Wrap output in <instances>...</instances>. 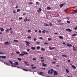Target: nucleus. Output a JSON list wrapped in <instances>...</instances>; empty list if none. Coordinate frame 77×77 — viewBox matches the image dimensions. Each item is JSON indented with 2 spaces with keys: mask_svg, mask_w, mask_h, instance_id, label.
Wrapping results in <instances>:
<instances>
[{
  "mask_svg": "<svg viewBox=\"0 0 77 77\" xmlns=\"http://www.w3.org/2000/svg\"><path fill=\"white\" fill-rule=\"evenodd\" d=\"M5 54V53H3L2 52L0 51V54Z\"/></svg>",
  "mask_w": 77,
  "mask_h": 77,
  "instance_id": "26",
  "label": "nucleus"
},
{
  "mask_svg": "<svg viewBox=\"0 0 77 77\" xmlns=\"http://www.w3.org/2000/svg\"><path fill=\"white\" fill-rule=\"evenodd\" d=\"M46 32V30L45 29L43 30L42 31V32L43 33H45Z\"/></svg>",
  "mask_w": 77,
  "mask_h": 77,
  "instance_id": "13",
  "label": "nucleus"
},
{
  "mask_svg": "<svg viewBox=\"0 0 77 77\" xmlns=\"http://www.w3.org/2000/svg\"><path fill=\"white\" fill-rule=\"evenodd\" d=\"M22 19H23V17H22L19 18V20H22Z\"/></svg>",
  "mask_w": 77,
  "mask_h": 77,
  "instance_id": "44",
  "label": "nucleus"
},
{
  "mask_svg": "<svg viewBox=\"0 0 77 77\" xmlns=\"http://www.w3.org/2000/svg\"><path fill=\"white\" fill-rule=\"evenodd\" d=\"M49 26H53V24L51 23H49Z\"/></svg>",
  "mask_w": 77,
  "mask_h": 77,
  "instance_id": "35",
  "label": "nucleus"
},
{
  "mask_svg": "<svg viewBox=\"0 0 77 77\" xmlns=\"http://www.w3.org/2000/svg\"><path fill=\"white\" fill-rule=\"evenodd\" d=\"M0 57H2V58H3V59H6V57L5 56H1Z\"/></svg>",
  "mask_w": 77,
  "mask_h": 77,
  "instance_id": "8",
  "label": "nucleus"
},
{
  "mask_svg": "<svg viewBox=\"0 0 77 77\" xmlns=\"http://www.w3.org/2000/svg\"><path fill=\"white\" fill-rule=\"evenodd\" d=\"M25 20H26L27 21H30V19H28L27 20V18H26L25 19Z\"/></svg>",
  "mask_w": 77,
  "mask_h": 77,
  "instance_id": "36",
  "label": "nucleus"
},
{
  "mask_svg": "<svg viewBox=\"0 0 77 77\" xmlns=\"http://www.w3.org/2000/svg\"><path fill=\"white\" fill-rule=\"evenodd\" d=\"M44 26H48V27L49 26V25L48 24L46 23H44Z\"/></svg>",
  "mask_w": 77,
  "mask_h": 77,
  "instance_id": "6",
  "label": "nucleus"
},
{
  "mask_svg": "<svg viewBox=\"0 0 77 77\" xmlns=\"http://www.w3.org/2000/svg\"><path fill=\"white\" fill-rule=\"evenodd\" d=\"M5 44V45H9V44H11V43H9V42H5V43H4Z\"/></svg>",
  "mask_w": 77,
  "mask_h": 77,
  "instance_id": "2",
  "label": "nucleus"
},
{
  "mask_svg": "<svg viewBox=\"0 0 77 77\" xmlns=\"http://www.w3.org/2000/svg\"><path fill=\"white\" fill-rule=\"evenodd\" d=\"M52 63H56L55 62H52Z\"/></svg>",
  "mask_w": 77,
  "mask_h": 77,
  "instance_id": "57",
  "label": "nucleus"
},
{
  "mask_svg": "<svg viewBox=\"0 0 77 77\" xmlns=\"http://www.w3.org/2000/svg\"><path fill=\"white\" fill-rule=\"evenodd\" d=\"M53 71H51V72H50V74H53Z\"/></svg>",
  "mask_w": 77,
  "mask_h": 77,
  "instance_id": "62",
  "label": "nucleus"
},
{
  "mask_svg": "<svg viewBox=\"0 0 77 77\" xmlns=\"http://www.w3.org/2000/svg\"><path fill=\"white\" fill-rule=\"evenodd\" d=\"M63 45H66V43H65V42H63Z\"/></svg>",
  "mask_w": 77,
  "mask_h": 77,
  "instance_id": "54",
  "label": "nucleus"
},
{
  "mask_svg": "<svg viewBox=\"0 0 77 77\" xmlns=\"http://www.w3.org/2000/svg\"><path fill=\"white\" fill-rule=\"evenodd\" d=\"M51 8L50 7H48L47 8V9L48 10H51Z\"/></svg>",
  "mask_w": 77,
  "mask_h": 77,
  "instance_id": "18",
  "label": "nucleus"
},
{
  "mask_svg": "<svg viewBox=\"0 0 77 77\" xmlns=\"http://www.w3.org/2000/svg\"><path fill=\"white\" fill-rule=\"evenodd\" d=\"M23 70H24V71H28V70L25 69H23Z\"/></svg>",
  "mask_w": 77,
  "mask_h": 77,
  "instance_id": "40",
  "label": "nucleus"
},
{
  "mask_svg": "<svg viewBox=\"0 0 77 77\" xmlns=\"http://www.w3.org/2000/svg\"><path fill=\"white\" fill-rule=\"evenodd\" d=\"M44 44L47 45V44H48V43H47V42H45V43H44Z\"/></svg>",
  "mask_w": 77,
  "mask_h": 77,
  "instance_id": "53",
  "label": "nucleus"
},
{
  "mask_svg": "<svg viewBox=\"0 0 77 77\" xmlns=\"http://www.w3.org/2000/svg\"><path fill=\"white\" fill-rule=\"evenodd\" d=\"M39 11H42V9L41 8H39Z\"/></svg>",
  "mask_w": 77,
  "mask_h": 77,
  "instance_id": "49",
  "label": "nucleus"
},
{
  "mask_svg": "<svg viewBox=\"0 0 77 77\" xmlns=\"http://www.w3.org/2000/svg\"><path fill=\"white\" fill-rule=\"evenodd\" d=\"M18 60L19 61H21V58H17Z\"/></svg>",
  "mask_w": 77,
  "mask_h": 77,
  "instance_id": "28",
  "label": "nucleus"
},
{
  "mask_svg": "<svg viewBox=\"0 0 77 77\" xmlns=\"http://www.w3.org/2000/svg\"><path fill=\"white\" fill-rule=\"evenodd\" d=\"M77 36V34H75L72 35V36Z\"/></svg>",
  "mask_w": 77,
  "mask_h": 77,
  "instance_id": "21",
  "label": "nucleus"
},
{
  "mask_svg": "<svg viewBox=\"0 0 77 77\" xmlns=\"http://www.w3.org/2000/svg\"><path fill=\"white\" fill-rule=\"evenodd\" d=\"M32 69H35V68H36V67H32Z\"/></svg>",
  "mask_w": 77,
  "mask_h": 77,
  "instance_id": "39",
  "label": "nucleus"
},
{
  "mask_svg": "<svg viewBox=\"0 0 77 77\" xmlns=\"http://www.w3.org/2000/svg\"><path fill=\"white\" fill-rule=\"evenodd\" d=\"M59 25H63V23H59Z\"/></svg>",
  "mask_w": 77,
  "mask_h": 77,
  "instance_id": "43",
  "label": "nucleus"
},
{
  "mask_svg": "<svg viewBox=\"0 0 77 77\" xmlns=\"http://www.w3.org/2000/svg\"><path fill=\"white\" fill-rule=\"evenodd\" d=\"M75 30H77V26L74 28Z\"/></svg>",
  "mask_w": 77,
  "mask_h": 77,
  "instance_id": "46",
  "label": "nucleus"
},
{
  "mask_svg": "<svg viewBox=\"0 0 77 77\" xmlns=\"http://www.w3.org/2000/svg\"><path fill=\"white\" fill-rule=\"evenodd\" d=\"M51 71V70H48V74H50V72Z\"/></svg>",
  "mask_w": 77,
  "mask_h": 77,
  "instance_id": "45",
  "label": "nucleus"
},
{
  "mask_svg": "<svg viewBox=\"0 0 77 77\" xmlns=\"http://www.w3.org/2000/svg\"><path fill=\"white\" fill-rule=\"evenodd\" d=\"M39 39H43V38H42V37H40L39 38Z\"/></svg>",
  "mask_w": 77,
  "mask_h": 77,
  "instance_id": "56",
  "label": "nucleus"
},
{
  "mask_svg": "<svg viewBox=\"0 0 77 77\" xmlns=\"http://www.w3.org/2000/svg\"><path fill=\"white\" fill-rule=\"evenodd\" d=\"M48 40L50 41H51V38H48Z\"/></svg>",
  "mask_w": 77,
  "mask_h": 77,
  "instance_id": "29",
  "label": "nucleus"
},
{
  "mask_svg": "<svg viewBox=\"0 0 77 77\" xmlns=\"http://www.w3.org/2000/svg\"><path fill=\"white\" fill-rule=\"evenodd\" d=\"M26 44H30V43H29V42H27V41H26Z\"/></svg>",
  "mask_w": 77,
  "mask_h": 77,
  "instance_id": "33",
  "label": "nucleus"
},
{
  "mask_svg": "<svg viewBox=\"0 0 77 77\" xmlns=\"http://www.w3.org/2000/svg\"><path fill=\"white\" fill-rule=\"evenodd\" d=\"M4 64L5 65H9L10 64H8V63L6 62H4Z\"/></svg>",
  "mask_w": 77,
  "mask_h": 77,
  "instance_id": "11",
  "label": "nucleus"
},
{
  "mask_svg": "<svg viewBox=\"0 0 77 77\" xmlns=\"http://www.w3.org/2000/svg\"><path fill=\"white\" fill-rule=\"evenodd\" d=\"M54 48H55L54 47L53 48H51L50 47H49V49L51 50H53V49H54Z\"/></svg>",
  "mask_w": 77,
  "mask_h": 77,
  "instance_id": "17",
  "label": "nucleus"
},
{
  "mask_svg": "<svg viewBox=\"0 0 77 77\" xmlns=\"http://www.w3.org/2000/svg\"><path fill=\"white\" fill-rule=\"evenodd\" d=\"M66 72H67V73H69V70H68V69H66Z\"/></svg>",
  "mask_w": 77,
  "mask_h": 77,
  "instance_id": "23",
  "label": "nucleus"
},
{
  "mask_svg": "<svg viewBox=\"0 0 77 77\" xmlns=\"http://www.w3.org/2000/svg\"><path fill=\"white\" fill-rule=\"evenodd\" d=\"M0 29L1 31H2V32H3V31H4V29L3 28H0Z\"/></svg>",
  "mask_w": 77,
  "mask_h": 77,
  "instance_id": "15",
  "label": "nucleus"
},
{
  "mask_svg": "<svg viewBox=\"0 0 77 77\" xmlns=\"http://www.w3.org/2000/svg\"><path fill=\"white\" fill-rule=\"evenodd\" d=\"M31 38H32V37H31V36H28L27 37V38L28 39H31Z\"/></svg>",
  "mask_w": 77,
  "mask_h": 77,
  "instance_id": "37",
  "label": "nucleus"
},
{
  "mask_svg": "<svg viewBox=\"0 0 77 77\" xmlns=\"http://www.w3.org/2000/svg\"><path fill=\"white\" fill-rule=\"evenodd\" d=\"M36 43L37 44H40V42H36Z\"/></svg>",
  "mask_w": 77,
  "mask_h": 77,
  "instance_id": "31",
  "label": "nucleus"
},
{
  "mask_svg": "<svg viewBox=\"0 0 77 77\" xmlns=\"http://www.w3.org/2000/svg\"><path fill=\"white\" fill-rule=\"evenodd\" d=\"M14 42H18V41L17 40H14Z\"/></svg>",
  "mask_w": 77,
  "mask_h": 77,
  "instance_id": "20",
  "label": "nucleus"
},
{
  "mask_svg": "<svg viewBox=\"0 0 77 77\" xmlns=\"http://www.w3.org/2000/svg\"><path fill=\"white\" fill-rule=\"evenodd\" d=\"M63 4H61L60 5V8H62V6H63Z\"/></svg>",
  "mask_w": 77,
  "mask_h": 77,
  "instance_id": "16",
  "label": "nucleus"
},
{
  "mask_svg": "<svg viewBox=\"0 0 77 77\" xmlns=\"http://www.w3.org/2000/svg\"><path fill=\"white\" fill-rule=\"evenodd\" d=\"M36 41V38H34V41Z\"/></svg>",
  "mask_w": 77,
  "mask_h": 77,
  "instance_id": "48",
  "label": "nucleus"
},
{
  "mask_svg": "<svg viewBox=\"0 0 77 77\" xmlns=\"http://www.w3.org/2000/svg\"><path fill=\"white\" fill-rule=\"evenodd\" d=\"M29 5H32V4H33V3L32 2H29Z\"/></svg>",
  "mask_w": 77,
  "mask_h": 77,
  "instance_id": "41",
  "label": "nucleus"
},
{
  "mask_svg": "<svg viewBox=\"0 0 77 77\" xmlns=\"http://www.w3.org/2000/svg\"><path fill=\"white\" fill-rule=\"evenodd\" d=\"M42 69H44V70H45V68H42Z\"/></svg>",
  "mask_w": 77,
  "mask_h": 77,
  "instance_id": "60",
  "label": "nucleus"
},
{
  "mask_svg": "<svg viewBox=\"0 0 77 77\" xmlns=\"http://www.w3.org/2000/svg\"><path fill=\"white\" fill-rule=\"evenodd\" d=\"M72 49L74 51H77V48L75 47H74L72 48Z\"/></svg>",
  "mask_w": 77,
  "mask_h": 77,
  "instance_id": "4",
  "label": "nucleus"
},
{
  "mask_svg": "<svg viewBox=\"0 0 77 77\" xmlns=\"http://www.w3.org/2000/svg\"><path fill=\"white\" fill-rule=\"evenodd\" d=\"M20 11V9H17V12H19Z\"/></svg>",
  "mask_w": 77,
  "mask_h": 77,
  "instance_id": "27",
  "label": "nucleus"
},
{
  "mask_svg": "<svg viewBox=\"0 0 77 77\" xmlns=\"http://www.w3.org/2000/svg\"><path fill=\"white\" fill-rule=\"evenodd\" d=\"M36 4H37V5H39V2H36Z\"/></svg>",
  "mask_w": 77,
  "mask_h": 77,
  "instance_id": "52",
  "label": "nucleus"
},
{
  "mask_svg": "<svg viewBox=\"0 0 77 77\" xmlns=\"http://www.w3.org/2000/svg\"><path fill=\"white\" fill-rule=\"evenodd\" d=\"M66 45L67 46V47H72V45H71V44H70L69 43L66 44Z\"/></svg>",
  "mask_w": 77,
  "mask_h": 77,
  "instance_id": "3",
  "label": "nucleus"
},
{
  "mask_svg": "<svg viewBox=\"0 0 77 77\" xmlns=\"http://www.w3.org/2000/svg\"><path fill=\"white\" fill-rule=\"evenodd\" d=\"M61 21V20H58V22H59V23H60Z\"/></svg>",
  "mask_w": 77,
  "mask_h": 77,
  "instance_id": "58",
  "label": "nucleus"
},
{
  "mask_svg": "<svg viewBox=\"0 0 77 77\" xmlns=\"http://www.w3.org/2000/svg\"><path fill=\"white\" fill-rule=\"evenodd\" d=\"M9 30H8V29H7L6 30V32H9Z\"/></svg>",
  "mask_w": 77,
  "mask_h": 77,
  "instance_id": "61",
  "label": "nucleus"
},
{
  "mask_svg": "<svg viewBox=\"0 0 77 77\" xmlns=\"http://www.w3.org/2000/svg\"><path fill=\"white\" fill-rule=\"evenodd\" d=\"M58 74V73L56 71H54V75H57Z\"/></svg>",
  "mask_w": 77,
  "mask_h": 77,
  "instance_id": "5",
  "label": "nucleus"
},
{
  "mask_svg": "<svg viewBox=\"0 0 77 77\" xmlns=\"http://www.w3.org/2000/svg\"><path fill=\"white\" fill-rule=\"evenodd\" d=\"M41 50H42V51H45V49L44 48H42L41 49Z\"/></svg>",
  "mask_w": 77,
  "mask_h": 77,
  "instance_id": "19",
  "label": "nucleus"
},
{
  "mask_svg": "<svg viewBox=\"0 0 77 77\" xmlns=\"http://www.w3.org/2000/svg\"><path fill=\"white\" fill-rule=\"evenodd\" d=\"M41 48H40V46H37V50H39V49H40Z\"/></svg>",
  "mask_w": 77,
  "mask_h": 77,
  "instance_id": "22",
  "label": "nucleus"
},
{
  "mask_svg": "<svg viewBox=\"0 0 77 77\" xmlns=\"http://www.w3.org/2000/svg\"><path fill=\"white\" fill-rule=\"evenodd\" d=\"M67 23H70V21H67Z\"/></svg>",
  "mask_w": 77,
  "mask_h": 77,
  "instance_id": "55",
  "label": "nucleus"
},
{
  "mask_svg": "<svg viewBox=\"0 0 77 77\" xmlns=\"http://www.w3.org/2000/svg\"><path fill=\"white\" fill-rule=\"evenodd\" d=\"M29 50H30V49H28L27 50V51L28 52H29Z\"/></svg>",
  "mask_w": 77,
  "mask_h": 77,
  "instance_id": "63",
  "label": "nucleus"
},
{
  "mask_svg": "<svg viewBox=\"0 0 77 77\" xmlns=\"http://www.w3.org/2000/svg\"><path fill=\"white\" fill-rule=\"evenodd\" d=\"M25 63H28L27 62H26V61H24Z\"/></svg>",
  "mask_w": 77,
  "mask_h": 77,
  "instance_id": "64",
  "label": "nucleus"
},
{
  "mask_svg": "<svg viewBox=\"0 0 77 77\" xmlns=\"http://www.w3.org/2000/svg\"><path fill=\"white\" fill-rule=\"evenodd\" d=\"M9 62L11 63V64L12 65H13V63L12 62V61L9 60Z\"/></svg>",
  "mask_w": 77,
  "mask_h": 77,
  "instance_id": "30",
  "label": "nucleus"
},
{
  "mask_svg": "<svg viewBox=\"0 0 77 77\" xmlns=\"http://www.w3.org/2000/svg\"><path fill=\"white\" fill-rule=\"evenodd\" d=\"M62 56L63 57H67V55H62Z\"/></svg>",
  "mask_w": 77,
  "mask_h": 77,
  "instance_id": "25",
  "label": "nucleus"
},
{
  "mask_svg": "<svg viewBox=\"0 0 77 77\" xmlns=\"http://www.w3.org/2000/svg\"><path fill=\"white\" fill-rule=\"evenodd\" d=\"M16 53H17V54H20V53L19 52V51H18L16 52Z\"/></svg>",
  "mask_w": 77,
  "mask_h": 77,
  "instance_id": "50",
  "label": "nucleus"
},
{
  "mask_svg": "<svg viewBox=\"0 0 77 77\" xmlns=\"http://www.w3.org/2000/svg\"><path fill=\"white\" fill-rule=\"evenodd\" d=\"M42 66H46L47 65L45 64H42Z\"/></svg>",
  "mask_w": 77,
  "mask_h": 77,
  "instance_id": "32",
  "label": "nucleus"
},
{
  "mask_svg": "<svg viewBox=\"0 0 77 77\" xmlns=\"http://www.w3.org/2000/svg\"><path fill=\"white\" fill-rule=\"evenodd\" d=\"M38 74H39L40 75H42L43 74V72H40L39 73H38Z\"/></svg>",
  "mask_w": 77,
  "mask_h": 77,
  "instance_id": "12",
  "label": "nucleus"
},
{
  "mask_svg": "<svg viewBox=\"0 0 77 77\" xmlns=\"http://www.w3.org/2000/svg\"><path fill=\"white\" fill-rule=\"evenodd\" d=\"M33 60H36V59L35 58H33Z\"/></svg>",
  "mask_w": 77,
  "mask_h": 77,
  "instance_id": "51",
  "label": "nucleus"
},
{
  "mask_svg": "<svg viewBox=\"0 0 77 77\" xmlns=\"http://www.w3.org/2000/svg\"><path fill=\"white\" fill-rule=\"evenodd\" d=\"M68 10V9L66 8L65 10H64V12H66V11Z\"/></svg>",
  "mask_w": 77,
  "mask_h": 77,
  "instance_id": "42",
  "label": "nucleus"
},
{
  "mask_svg": "<svg viewBox=\"0 0 77 77\" xmlns=\"http://www.w3.org/2000/svg\"><path fill=\"white\" fill-rule=\"evenodd\" d=\"M39 33H42V31L41 30H39L38 31Z\"/></svg>",
  "mask_w": 77,
  "mask_h": 77,
  "instance_id": "34",
  "label": "nucleus"
},
{
  "mask_svg": "<svg viewBox=\"0 0 77 77\" xmlns=\"http://www.w3.org/2000/svg\"><path fill=\"white\" fill-rule=\"evenodd\" d=\"M14 65H18V63L17 61L15 62V63H14Z\"/></svg>",
  "mask_w": 77,
  "mask_h": 77,
  "instance_id": "14",
  "label": "nucleus"
},
{
  "mask_svg": "<svg viewBox=\"0 0 77 77\" xmlns=\"http://www.w3.org/2000/svg\"><path fill=\"white\" fill-rule=\"evenodd\" d=\"M72 68H73L74 69H76V67H75V66H74V65H72Z\"/></svg>",
  "mask_w": 77,
  "mask_h": 77,
  "instance_id": "9",
  "label": "nucleus"
},
{
  "mask_svg": "<svg viewBox=\"0 0 77 77\" xmlns=\"http://www.w3.org/2000/svg\"><path fill=\"white\" fill-rule=\"evenodd\" d=\"M59 38H60V39H63V37H62V36H60L59 37Z\"/></svg>",
  "mask_w": 77,
  "mask_h": 77,
  "instance_id": "24",
  "label": "nucleus"
},
{
  "mask_svg": "<svg viewBox=\"0 0 77 77\" xmlns=\"http://www.w3.org/2000/svg\"><path fill=\"white\" fill-rule=\"evenodd\" d=\"M9 30L10 31H11V30H12V28H10Z\"/></svg>",
  "mask_w": 77,
  "mask_h": 77,
  "instance_id": "47",
  "label": "nucleus"
},
{
  "mask_svg": "<svg viewBox=\"0 0 77 77\" xmlns=\"http://www.w3.org/2000/svg\"><path fill=\"white\" fill-rule=\"evenodd\" d=\"M21 53H23V54H19V56H24V55H25V54L27 55L28 54V53H27V52L26 51H22V52Z\"/></svg>",
  "mask_w": 77,
  "mask_h": 77,
  "instance_id": "1",
  "label": "nucleus"
},
{
  "mask_svg": "<svg viewBox=\"0 0 77 77\" xmlns=\"http://www.w3.org/2000/svg\"><path fill=\"white\" fill-rule=\"evenodd\" d=\"M31 49L32 50H35V49H36V48L34 47H32L31 48Z\"/></svg>",
  "mask_w": 77,
  "mask_h": 77,
  "instance_id": "10",
  "label": "nucleus"
},
{
  "mask_svg": "<svg viewBox=\"0 0 77 77\" xmlns=\"http://www.w3.org/2000/svg\"><path fill=\"white\" fill-rule=\"evenodd\" d=\"M28 32H31V30H28Z\"/></svg>",
  "mask_w": 77,
  "mask_h": 77,
  "instance_id": "59",
  "label": "nucleus"
},
{
  "mask_svg": "<svg viewBox=\"0 0 77 77\" xmlns=\"http://www.w3.org/2000/svg\"><path fill=\"white\" fill-rule=\"evenodd\" d=\"M66 30H67V31H69V32H71L72 31V30L69 28L66 29Z\"/></svg>",
  "mask_w": 77,
  "mask_h": 77,
  "instance_id": "7",
  "label": "nucleus"
},
{
  "mask_svg": "<svg viewBox=\"0 0 77 77\" xmlns=\"http://www.w3.org/2000/svg\"><path fill=\"white\" fill-rule=\"evenodd\" d=\"M13 12L14 14H16V11H15L14 10L13 11Z\"/></svg>",
  "mask_w": 77,
  "mask_h": 77,
  "instance_id": "38",
  "label": "nucleus"
}]
</instances>
